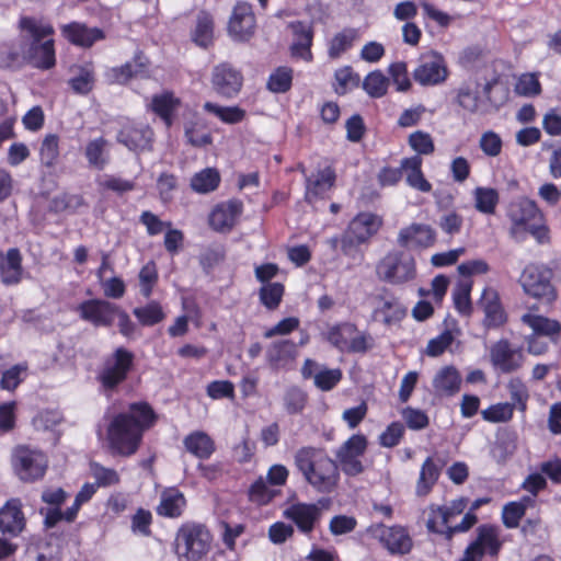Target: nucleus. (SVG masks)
Segmentation results:
<instances>
[{
    "mask_svg": "<svg viewBox=\"0 0 561 561\" xmlns=\"http://www.w3.org/2000/svg\"><path fill=\"white\" fill-rule=\"evenodd\" d=\"M410 147L419 154H431L434 152V141L428 133L417 130L409 136Z\"/></svg>",
    "mask_w": 561,
    "mask_h": 561,
    "instance_id": "63",
    "label": "nucleus"
},
{
    "mask_svg": "<svg viewBox=\"0 0 561 561\" xmlns=\"http://www.w3.org/2000/svg\"><path fill=\"white\" fill-rule=\"evenodd\" d=\"M78 311L81 319L94 327H111L118 312V306L103 299H89L78 306Z\"/></svg>",
    "mask_w": 561,
    "mask_h": 561,
    "instance_id": "21",
    "label": "nucleus"
},
{
    "mask_svg": "<svg viewBox=\"0 0 561 561\" xmlns=\"http://www.w3.org/2000/svg\"><path fill=\"white\" fill-rule=\"evenodd\" d=\"M296 344L290 340L273 342L266 350V359L273 368L286 365L295 357Z\"/></svg>",
    "mask_w": 561,
    "mask_h": 561,
    "instance_id": "37",
    "label": "nucleus"
},
{
    "mask_svg": "<svg viewBox=\"0 0 561 561\" xmlns=\"http://www.w3.org/2000/svg\"><path fill=\"white\" fill-rule=\"evenodd\" d=\"M500 548L497 527L482 525L477 529V538L467 547L460 561H481L484 554L495 557Z\"/></svg>",
    "mask_w": 561,
    "mask_h": 561,
    "instance_id": "16",
    "label": "nucleus"
},
{
    "mask_svg": "<svg viewBox=\"0 0 561 561\" xmlns=\"http://www.w3.org/2000/svg\"><path fill=\"white\" fill-rule=\"evenodd\" d=\"M211 535L207 527L195 522H186L175 534L174 550L180 561H199L209 551Z\"/></svg>",
    "mask_w": 561,
    "mask_h": 561,
    "instance_id": "4",
    "label": "nucleus"
},
{
    "mask_svg": "<svg viewBox=\"0 0 561 561\" xmlns=\"http://www.w3.org/2000/svg\"><path fill=\"white\" fill-rule=\"evenodd\" d=\"M71 73L69 85L75 92L85 94L92 90L94 84V71L91 65L73 66Z\"/></svg>",
    "mask_w": 561,
    "mask_h": 561,
    "instance_id": "42",
    "label": "nucleus"
},
{
    "mask_svg": "<svg viewBox=\"0 0 561 561\" xmlns=\"http://www.w3.org/2000/svg\"><path fill=\"white\" fill-rule=\"evenodd\" d=\"M183 443L186 450L199 459H208L215 451L214 440L205 432H193Z\"/></svg>",
    "mask_w": 561,
    "mask_h": 561,
    "instance_id": "35",
    "label": "nucleus"
},
{
    "mask_svg": "<svg viewBox=\"0 0 561 561\" xmlns=\"http://www.w3.org/2000/svg\"><path fill=\"white\" fill-rule=\"evenodd\" d=\"M158 280V272L154 263H147L139 272L140 293L145 298H149L152 288Z\"/></svg>",
    "mask_w": 561,
    "mask_h": 561,
    "instance_id": "62",
    "label": "nucleus"
},
{
    "mask_svg": "<svg viewBox=\"0 0 561 561\" xmlns=\"http://www.w3.org/2000/svg\"><path fill=\"white\" fill-rule=\"evenodd\" d=\"M335 182V172L332 168L325 167L317 173L306 176V199H313L323 196L332 188Z\"/></svg>",
    "mask_w": 561,
    "mask_h": 561,
    "instance_id": "29",
    "label": "nucleus"
},
{
    "mask_svg": "<svg viewBox=\"0 0 561 561\" xmlns=\"http://www.w3.org/2000/svg\"><path fill=\"white\" fill-rule=\"evenodd\" d=\"M20 26L32 37L30 55L34 66L41 69L54 67L56 62L54 41L45 39L54 34L53 26L35 18H22Z\"/></svg>",
    "mask_w": 561,
    "mask_h": 561,
    "instance_id": "5",
    "label": "nucleus"
},
{
    "mask_svg": "<svg viewBox=\"0 0 561 561\" xmlns=\"http://www.w3.org/2000/svg\"><path fill=\"white\" fill-rule=\"evenodd\" d=\"M533 497H523L519 502H511L503 507L502 519L507 528H515L525 514L528 506H533Z\"/></svg>",
    "mask_w": 561,
    "mask_h": 561,
    "instance_id": "45",
    "label": "nucleus"
},
{
    "mask_svg": "<svg viewBox=\"0 0 561 561\" xmlns=\"http://www.w3.org/2000/svg\"><path fill=\"white\" fill-rule=\"evenodd\" d=\"M461 385V376L454 366L440 368L433 378V388L439 396L451 397L456 394Z\"/></svg>",
    "mask_w": 561,
    "mask_h": 561,
    "instance_id": "31",
    "label": "nucleus"
},
{
    "mask_svg": "<svg viewBox=\"0 0 561 561\" xmlns=\"http://www.w3.org/2000/svg\"><path fill=\"white\" fill-rule=\"evenodd\" d=\"M25 526V517L22 512V504L19 500L12 499L0 510V531L9 537H16Z\"/></svg>",
    "mask_w": 561,
    "mask_h": 561,
    "instance_id": "25",
    "label": "nucleus"
},
{
    "mask_svg": "<svg viewBox=\"0 0 561 561\" xmlns=\"http://www.w3.org/2000/svg\"><path fill=\"white\" fill-rule=\"evenodd\" d=\"M506 387L512 400L510 403L514 404V408L519 412L525 413L529 399L528 388L525 382L520 378L515 377L508 380Z\"/></svg>",
    "mask_w": 561,
    "mask_h": 561,
    "instance_id": "49",
    "label": "nucleus"
},
{
    "mask_svg": "<svg viewBox=\"0 0 561 561\" xmlns=\"http://www.w3.org/2000/svg\"><path fill=\"white\" fill-rule=\"evenodd\" d=\"M27 365L16 364L2 371L0 387L3 390L13 391L27 376Z\"/></svg>",
    "mask_w": 561,
    "mask_h": 561,
    "instance_id": "54",
    "label": "nucleus"
},
{
    "mask_svg": "<svg viewBox=\"0 0 561 561\" xmlns=\"http://www.w3.org/2000/svg\"><path fill=\"white\" fill-rule=\"evenodd\" d=\"M382 220L371 213L358 214L348 225L341 242L342 251L348 254L357 244L368 241L381 227Z\"/></svg>",
    "mask_w": 561,
    "mask_h": 561,
    "instance_id": "14",
    "label": "nucleus"
},
{
    "mask_svg": "<svg viewBox=\"0 0 561 561\" xmlns=\"http://www.w3.org/2000/svg\"><path fill=\"white\" fill-rule=\"evenodd\" d=\"M270 483L260 477L252 485L249 492L250 500L259 505L267 504L276 494L277 491L272 489Z\"/></svg>",
    "mask_w": 561,
    "mask_h": 561,
    "instance_id": "59",
    "label": "nucleus"
},
{
    "mask_svg": "<svg viewBox=\"0 0 561 561\" xmlns=\"http://www.w3.org/2000/svg\"><path fill=\"white\" fill-rule=\"evenodd\" d=\"M481 306L485 313V321L489 327H500L506 321V314L500 302L496 290L485 288L481 297Z\"/></svg>",
    "mask_w": 561,
    "mask_h": 561,
    "instance_id": "33",
    "label": "nucleus"
},
{
    "mask_svg": "<svg viewBox=\"0 0 561 561\" xmlns=\"http://www.w3.org/2000/svg\"><path fill=\"white\" fill-rule=\"evenodd\" d=\"M90 470L96 486L107 488L116 485L121 481L118 472L113 468L104 467L98 462L90 465Z\"/></svg>",
    "mask_w": 561,
    "mask_h": 561,
    "instance_id": "55",
    "label": "nucleus"
},
{
    "mask_svg": "<svg viewBox=\"0 0 561 561\" xmlns=\"http://www.w3.org/2000/svg\"><path fill=\"white\" fill-rule=\"evenodd\" d=\"M210 83L213 90L225 99L239 94L243 84L242 73L228 62L216 65L211 70Z\"/></svg>",
    "mask_w": 561,
    "mask_h": 561,
    "instance_id": "17",
    "label": "nucleus"
},
{
    "mask_svg": "<svg viewBox=\"0 0 561 561\" xmlns=\"http://www.w3.org/2000/svg\"><path fill=\"white\" fill-rule=\"evenodd\" d=\"M220 182V175L217 170L207 168L197 172L191 179V187L193 191L206 194L217 188Z\"/></svg>",
    "mask_w": 561,
    "mask_h": 561,
    "instance_id": "46",
    "label": "nucleus"
},
{
    "mask_svg": "<svg viewBox=\"0 0 561 561\" xmlns=\"http://www.w3.org/2000/svg\"><path fill=\"white\" fill-rule=\"evenodd\" d=\"M436 231L425 224H411L398 234V244L407 249H426L434 245Z\"/></svg>",
    "mask_w": 561,
    "mask_h": 561,
    "instance_id": "22",
    "label": "nucleus"
},
{
    "mask_svg": "<svg viewBox=\"0 0 561 561\" xmlns=\"http://www.w3.org/2000/svg\"><path fill=\"white\" fill-rule=\"evenodd\" d=\"M421 167L422 159L420 156L405 158L401 161V168L407 173L408 184L415 190L426 193L432 190V185L424 178Z\"/></svg>",
    "mask_w": 561,
    "mask_h": 561,
    "instance_id": "34",
    "label": "nucleus"
},
{
    "mask_svg": "<svg viewBox=\"0 0 561 561\" xmlns=\"http://www.w3.org/2000/svg\"><path fill=\"white\" fill-rule=\"evenodd\" d=\"M359 32L357 28L347 27L336 33L328 44V55L331 59L340 58L344 53L353 47L358 41Z\"/></svg>",
    "mask_w": 561,
    "mask_h": 561,
    "instance_id": "38",
    "label": "nucleus"
},
{
    "mask_svg": "<svg viewBox=\"0 0 561 561\" xmlns=\"http://www.w3.org/2000/svg\"><path fill=\"white\" fill-rule=\"evenodd\" d=\"M84 156L90 167L102 170L108 162V141L104 137L89 140L84 147Z\"/></svg>",
    "mask_w": 561,
    "mask_h": 561,
    "instance_id": "39",
    "label": "nucleus"
},
{
    "mask_svg": "<svg viewBox=\"0 0 561 561\" xmlns=\"http://www.w3.org/2000/svg\"><path fill=\"white\" fill-rule=\"evenodd\" d=\"M12 467L20 480L33 482L44 477L47 469V458L39 450L19 446L12 454Z\"/></svg>",
    "mask_w": 561,
    "mask_h": 561,
    "instance_id": "11",
    "label": "nucleus"
},
{
    "mask_svg": "<svg viewBox=\"0 0 561 561\" xmlns=\"http://www.w3.org/2000/svg\"><path fill=\"white\" fill-rule=\"evenodd\" d=\"M185 505L186 501L184 495L175 489H170L161 494L157 513L161 516L175 518L182 515Z\"/></svg>",
    "mask_w": 561,
    "mask_h": 561,
    "instance_id": "36",
    "label": "nucleus"
},
{
    "mask_svg": "<svg viewBox=\"0 0 561 561\" xmlns=\"http://www.w3.org/2000/svg\"><path fill=\"white\" fill-rule=\"evenodd\" d=\"M389 79L379 70L369 72L363 82V88L371 98H381L387 93Z\"/></svg>",
    "mask_w": 561,
    "mask_h": 561,
    "instance_id": "52",
    "label": "nucleus"
},
{
    "mask_svg": "<svg viewBox=\"0 0 561 561\" xmlns=\"http://www.w3.org/2000/svg\"><path fill=\"white\" fill-rule=\"evenodd\" d=\"M134 354L124 347H118L105 358L99 369L96 379L105 392H113L130 371Z\"/></svg>",
    "mask_w": 561,
    "mask_h": 561,
    "instance_id": "6",
    "label": "nucleus"
},
{
    "mask_svg": "<svg viewBox=\"0 0 561 561\" xmlns=\"http://www.w3.org/2000/svg\"><path fill=\"white\" fill-rule=\"evenodd\" d=\"M474 206L482 214H494L499 204V193L492 187L479 186L473 191Z\"/></svg>",
    "mask_w": 561,
    "mask_h": 561,
    "instance_id": "48",
    "label": "nucleus"
},
{
    "mask_svg": "<svg viewBox=\"0 0 561 561\" xmlns=\"http://www.w3.org/2000/svg\"><path fill=\"white\" fill-rule=\"evenodd\" d=\"M293 82V70L288 67H278L268 77L267 89L274 93L288 91Z\"/></svg>",
    "mask_w": 561,
    "mask_h": 561,
    "instance_id": "53",
    "label": "nucleus"
},
{
    "mask_svg": "<svg viewBox=\"0 0 561 561\" xmlns=\"http://www.w3.org/2000/svg\"><path fill=\"white\" fill-rule=\"evenodd\" d=\"M449 76L444 56L437 51H430L420 57L419 65L413 70L414 80L422 87L443 84Z\"/></svg>",
    "mask_w": 561,
    "mask_h": 561,
    "instance_id": "13",
    "label": "nucleus"
},
{
    "mask_svg": "<svg viewBox=\"0 0 561 561\" xmlns=\"http://www.w3.org/2000/svg\"><path fill=\"white\" fill-rule=\"evenodd\" d=\"M489 502V497L473 501L461 522L456 525H451V523L467 508L468 500L466 497L453 500L443 506L431 505L428 507L426 527L431 533L442 535L447 540H450L454 535L468 531L478 520L476 511Z\"/></svg>",
    "mask_w": 561,
    "mask_h": 561,
    "instance_id": "3",
    "label": "nucleus"
},
{
    "mask_svg": "<svg viewBox=\"0 0 561 561\" xmlns=\"http://www.w3.org/2000/svg\"><path fill=\"white\" fill-rule=\"evenodd\" d=\"M491 88V82L481 83L469 78L455 89L454 102L466 113L482 114L489 105Z\"/></svg>",
    "mask_w": 561,
    "mask_h": 561,
    "instance_id": "9",
    "label": "nucleus"
},
{
    "mask_svg": "<svg viewBox=\"0 0 561 561\" xmlns=\"http://www.w3.org/2000/svg\"><path fill=\"white\" fill-rule=\"evenodd\" d=\"M192 38L201 47H207L211 44L214 38V20L209 13L201 12L197 15Z\"/></svg>",
    "mask_w": 561,
    "mask_h": 561,
    "instance_id": "43",
    "label": "nucleus"
},
{
    "mask_svg": "<svg viewBox=\"0 0 561 561\" xmlns=\"http://www.w3.org/2000/svg\"><path fill=\"white\" fill-rule=\"evenodd\" d=\"M542 216L534 201L527 197L516 198L507 208L511 237L516 241H524L527 237V229L536 221H541Z\"/></svg>",
    "mask_w": 561,
    "mask_h": 561,
    "instance_id": "8",
    "label": "nucleus"
},
{
    "mask_svg": "<svg viewBox=\"0 0 561 561\" xmlns=\"http://www.w3.org/2000/svg\"><path fill=\"white\" fill-rule=\"evenodd\" d=\"M59 157V137L55 134H48L42 140L39 147L41 163L45 167H54Z\"/></svg>",
    "mask_w": 561,
    "mask_h": 561,
    "instance_id": "51",
    "label": "nucleus"
},
{
    "mask_svg": "<svg viewBox=\"0 0 561 561\" xmlns=\"http://www.w3.org/2000/svg\"><path fill=\"white\" fill-rule=\"evenodd\" d=\"M526 362L522 346L514 345L507 339H501L490 347V363L495 373L513 374L523 368Z\"/></svg>",
    "mask_w": 561,
    "mask_h": 561,
    "instance_id": "12",
    "label": "nucleus"
},
{
    "mask_svg": "<svg viewBox=\"0 0 561 561\" xmlns=\"http://www.w3.org/2000/svg\"><path fill=\"white\" fill-rule=\"evenodd\" d=\"M514 404L508 402L496 403L481 412L483 420L491 423L507 422L513 417Z\"/></svg>",
    "mask_w": 561,
    "mask_h": 561,
    "instance_id": "58",
    "label": "nucleus"
},
{
    "mask_svg": "<svg viewBox=\"0 0 561 561\" xmlns=\"http://www.w3.org/2000/svg\"><path fill=\"white\" fill-rule=\"evenodd\" d=\"M328 341L342 352H365L373 344V339L357 331L351 323H341L330 328Z\"/></svg>",
    "mask_w": 561,
    "mask_h": 561,
    "instance_id": "15",
    "label": "nucleus"
},
{
    "mask_svg": "<svg viewBox=\"0 0 561 561\" xmlns=\"http://www.w3.org/2000/svg\"><path fill=\"white\" fill-rule=\"evenodd\" d=\"M295 465L304 479L318 492H333L340 481L339 465L324 449L312 446L299 448Z\"/></svg>",
    "mask_w": 561,
    "mask_h": 561,
    "instance_id": "2",
    "label": "nucleus"
},
{
    "mask_svg": "<svg viewBox=\"0 0 561 561\" xmlns=\"http://www.w3.org/2000/svg\"><path fill=\"white\" fill-rule=\"evenodd\" d=\"M323 502L318 503H294L286 507L283 516L291 520L299 531L302 534H310L322 516Z\"/></svg>",
    "mask_w": 561,
    "mask_h": 561,
    "instance_id": "18",
    "label": "nucleus"
},
{
    "mask_svg": "<svg viewBox=\"0 0 561 561\" xmlns=\"http://www.w3.org/2000/svg\"><path fill=\"white\" fill-rule=\"evenodd\" d=\"M294 42L291 44L293 56L301 58L305 61L312 60L311 45L313 38L312 27L304 22L291 24Z\"/></svg>",
    "mask_w": 561,
    "mask_h": 561,
    "instance_id": "30",
    "label": "nucleus"
},
{
    "mask_svg": "<svg viewBox=\"0 0 561 561\" xmlns=\"http://www.w3.org/2000/svg\"><path fill=\"white\" fill-rule=\"evenodd\" d=\"M405 316V309L392 295H379L374 298L373 319L386 325L398 323Z\"/></svg>",
    "mask_w": 561,
    "mask_h": 561,
    "instance_id": "23",
    "label": "nucleus"
},
{
    "mask_svg": "<svg viewBox=\"0 0 561 561\" xmlns=\"http://www.w3.org/2000/svg\"><path fill=\"white\" fill-rule=\"evenodd\" d=\"M133 313L145 327H152L165 318V313L158 301H150L145 306L136 307Z\"/></svg>",
    "mask_w": 561,
    "mask_h": 561,
    "instance_id": "47",
    "label": "nucleus"
},
{
    "mask_svg": "<svg viewBox=\"0 0 561 561\" xmlns=\"http://www.w3.org/2000/svg\"><path fill=\"white\" fill-rule=\"evenodd\" d=\"M156 421L152 409L147 403H133L128 411L117 414L108 424L107 440L113 453L130 456L139 447L142 434Z\"/></svg>",
    "mask_w": 561,
    "mask_h": 561,
    "instance_id": "1",
    "label": "nucleus"
},
{
    "mask_svg": "<svg viewBox=\"0 0 561 561\" xmlns=\"http://www.w3.org/2000/svg\"><path fill=\"white\" fill-rule=\"evenodd\" d=\"M242 213V203L236 199L218 204L209 215L210 227L220 232L229 231Z\"/></svg>",
    "mask_w": 561,
    "mask_h": 561,
    "instance_id": "24",
    "label": "nucleus"
},
{
    "mask_svg": "<svg viewBox=\"0 0 561 561\" xmlns=\"http://www.w3.org/2000/svg\"><path fill=\"white\" fill-rule=\"evenodd\" d=\"M456 330L447 329L438 336L428 341L426 354L431 357H437L447 351L456 339Z\"/></svg>",
    "mask_w": 561,
    "mask_h": 561,
    "instance_id": "57",
    "label": "nucleus"
},
{
    "mask_svg": "<svg viewBox=\"0 0 561 561\" xmlns=\"http://www.w3.org/2000/svg\"><path fill=\"white\" fill-rule=\"evenodd\" d=\"M439 478V467L435 463L433 458L428 457L423 462L420 476L415 486L417 496H426L436 484Z\"/></svg>",
    "mask_w": 561,
    "mask_h": 561,
    "instance_id": "40",
    "label": "nucleus"
},
{
    "mask_svg": "<svg viewBox=\"0 0 561 561\" xmlns=\"http://www.w3.org/2000/svg\"><path fill=\"white\" fill-rule=\"evenodd\" d=\"M342 378V371L337 368H321L314 374V385L322 391L333 389Z\"/></svg>",
    "mask_w": 561,
    "mask_h": 561,
    "instance_id": "61",
    "label": "nucleus"
},
{
    "mask_svg": "<svg viewBox=\"0 0 561 561\" xmlns=\"http://www.w3.org/2000/svg\"><path fill=\"white\" fill-rule=\"evenodd\" d=\"M152 130L144 124H126L117 135V141L130 150L145 149L152 139Z\"/></svg>",
    "mask_w": 561,
    "mask_h": 561,
    "instance_id": "26",
    "label": "nucleus"
},
{
    "mask_svg": "<svg viewBox=\"0 0 561 561\" xmlns=\"http://www.w3.org/2000/svg\"><path fill=\"white\" fill-rule=\"evenodd\" d=\"M520 321L533 330L531 334L549 337L552 341H554L561 332L559 321L533 312L524 313L520 317Z\"/></svg>",
    "mask_w": 561,
    "mask_h": 561,
    "instance_id": "32",
    "label": "nucleus"
},
{
    "mask_svg": "<svg viewBox=\"0 0 561 561\" xmlns=\"http://www.w3.org/2000/svg\"><path fill=\"white\" fill-rule=\"evenodd\" d=\"M22 255L16 248L0 253V278L5 285H15L22 278Z\"/></svg>",
    "mask_w": 561,
    "mask_h": 561,
    "instance_id": "28",
    "label": "nucleus"
},
{
    "mask_svg": "<svg viewBox=\"0 0 561 561\" xmlns=\"http://www.w3.org/2000/svg\"><path fill=\"white\" fill-rule=\"evenodd\" d=\"M179 101L170 93H163L156 95L152 99V110L157 113L165 123L167 126L172 124V114L178 106Z\"/></svg>",
    "mask_w": 561,
    "mask_h": 561,
    "instance_id": "50",
    "label": "nucleus"
},
{
    "mask_svg": "<svg viewBox=\"0 0 561 561\" xmlns=\"http://www.w3.org/2000/svg\"><path fill=\"white\" fill-rule=\"evenodd\" d=\"M373 536L391 554H405L412 548V538L408 530L402 526L377 525L371 529Z\"/></svg>",
    "mask_w": 561,
    "mask_h": 561,
    "instance_id": "19",
    "label": "nucleus"
},
{
    "mask_svg": "<svg viewBox=\"0 0 561 561\" xmlns=\"http://www.w3.org/2000/svg\"><path fill=\"white\" fill-rule=\"evenodd\" d=\"M61 33L69 42L82 47H90L104 37L100 28L87 27L84 24L78 22L62 25Z\"/></svg>",
    "mask_w": 561,
    "mask_h": 561,
    "instance_id": "27",
    "label": "nucleus"
},
{
    "mask_svg": "<svg viewBox=\"0 0 561 561\" xmlns=\"http://www.w3.org/2000/svg\"><path fill=\"white\" fill-rule=\"evenodd\" d=\"M472 283L470 279L465 278L457 283L454 291L453 298L456 309L467 314L470 312L471 304H470V293H471Z\"/></svg>",
    "mask_w": 561,
    "mask_h": 561,
    "instance_id": "56",
    "label": "nucleus"
},
{
    "mask_svg": "<svg viewBox=\"0 0 561 561\" xmlns=\"http://www.w3.org/2000/svg\"><path fill=\"white\" fill-rule=\"evenodd\" d=\"M380 279L391 284H403L416 275L414 259L404 252L388 253L376 267Z\"/></svg>",
    "mask_w": 561,
    "mask_h": 561,
    "instance_id": "10",
    "label": "nucleus"
},
{
    "mask_svg": "<svg viewBox=\"0 0 561 561\" xmlns=\"http://www.w3.org/2000/svg\"><path fill=\"white\" fill-rule=\"evenodd\" d=\"M479 147L485 156L494 158L501 153L503 142L496 133L488 130L481 135Z\"/></svg>",
    "mask_w": 561,
    "mask_h": 561,
    "instance_id": "64",
    "label": "nucleus"
},
{
    "mask_svg": "<svg viewBox=\"0 0 561 561\" xmlns=\"http://www.w3.org/2000/svg\"><path fill=\"white\" fill-rule=\"evenodd\" d=\"M203 108L226 124H238L245 117V111L239 106H221L213 102H206Z\"/></svg>",
    "mask_w": 561,
    "mask_h": 561,
    "instance_id": "44",
    "label": "nucleus"
},
{
    "mask_svg": "<svg viewBox=\"0 0 561 561\" xmlns=\"http://www.w3.org/2000/svg\"><path fill=\"white\" fill-rule=\"evenodd\" d=\"M255 26V15L251 4L238 2L229 19V35L236 41H248L254 34Z\"/></svg>",
    "mask_w": 561,
    "mask_h": 561,
    "instance_id": "20",
    "label": "nucleus"
},
{
    "mask_svg": "<svg viewBox=\"0 0 561 561\" xmlns=\"http://www.w3.org/2000/svg\"><path fill=\"white\" fill-rule=\"evenodd\" d=\"M148 60L142 54H136L131 61H127L121 67L112 69V77L118 83H125L133 77L141 76L146 72Z\"/></svg>",
    "mask_w": 561,
    "mask_h": 561,
    "instance_id": "41",
    "label": "nucleus"
},
{
    "mask_svg": "<svg viewBox=\"0 0 561 561\" xmlns=\"http://www.w3.org/2000/svg\"><path fill=\"white\" fill-rule=\"evenodd\" d=\"M552 275L546 265L531 263L523 270L519 284L528 296L550 302L557 298Z\"/></svg>",
    "mask_w": 561,
    "mask_h": 561,
    "instance_id": "7",
    "label": "nucleus"
},
{
    "mask_svg": "<svg viewBox=\"0 0 561 561\" xmlns=\"http://www.w3.org/2000/svg\"><path fill=\"white\" fill-rule=\"evenodd\" d=\"M284 294V286L280 283H267L260 290V299L268 309L278 307Z\"/></svg>",
    "mask_w": 561,
    "mask_h": 561,
    "instance_id": "60",
    "label": "nucleus"
}]
</instances>
